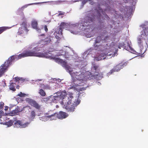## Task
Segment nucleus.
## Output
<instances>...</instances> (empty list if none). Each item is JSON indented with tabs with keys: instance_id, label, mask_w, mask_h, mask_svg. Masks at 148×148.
<instances>
[{
	"instance_id": "obj_1",
	"label": "nucleus",
	"mask_w": 148,
	"mask_h": 148,
	"mask_svg": "<svg viewBox=\"0 0 148 148\" xmlns=\"http://www.w3.org/2000/svg\"><path fill=\"white\" fill-rule=\"evenodd\" d=\"M28 56H36L40 58H45L50 59L54 60L55 61L60 64L64 67L66 71L71 75L73 82L72 86L68 88L75 89L78 91H81L85 90L86 88V72L84 73L81 71L79 68L76 69V70H73L70 66H68L66 63L62 59L56 58L49 52L42 53L35 52V51H31L29 50H26L22 53L18 55L12 56L9 58L8 60L5 62L1 67H4L6 66L5 70V72L9 65L11 62L17 60L22 58Z\"/></svg>"
},
{
	"instance_id": "obj_2",
	"label": "nucleus",
	"mask_w": 148,
	"mask_h": 148,
	"mask_svg": "<svg viewBox=\"0 0 148 148\" xmlns=\"http://www.w3.org/2000/svg\"><path fill=\"white\" fill-rule=\"evenodd\" d=\"M66 91L57 92L54 96H51L52 101L55 103L59 102L63 107L68 111L73 112L75 108L79 104L80 100L78 96H76L71 92L66 94Z\"/></svg>"
},
{
	"instance_id": "obj_3",
	"label": "nucleus",
	"mask_w": 148,
	"mask_h": 148,
	"mask_svg": "<svg viewBox=\"0 0 148 148\" xmlns=\"http://www.w3.org/2000/svg\"><path fill=\"white\" fill-rule=\"evenodd\" d=\"M106 17L105 12H103V10L100 7H98L97 9H95V12L93 16H91V17L87 16L86 17L84 21H82L80 24V28L82 30H86L84 33L85 36L87 38H90L92 36V31L95 29V25H94L89 24L93 22L94 18H100L101 16Z\"/></svg>"
},
{
	"instance_id": "obj_4",
	"label": "nucleus",
	"mask_w": 148,
	"mask_h": 148,
	"mask_svg": "<svg viewBox=\"0 0 148 148\" xmlns=\"http://www.w3.org/2000/svg\"><path fill=\"white\" fill-rule=\"evenodd\" d=\"M79 25L78 23H76L73 24H69L64 22L62 23L60 27L58 29H56L54 32V34L56 38L58 40H60L62 36V29H65L69 31L71 33L74 34H79L77 31L75 30L77 26Z\"/></svg>"
},
{
	"instance_id": "obj_5",
	"label": "nucleus",
	"mask_w": 148,
	"mask_h": 148,
	"mask_svg": "<svg viewBox=\"0 0 148 148\" xmlns=\"http://www.w3.org/2000/svg\"><path fill=\"white\" fill-rule=\"evenodd\" d=\"M100 37H98L96 40L95 44V47L98 46L99 49H100V53L99 56L97 57H96L95 58V60L97 61L103 59H104L107 57V58H109V56L111 58L112 57H114L117 55L116 51L115 52L114 54L110 53L109 51L111 52V50H114V48L113 47H107L106 48L103 47V45H98L96 44L99 42L101 41H103V40H101L100 41H98V39H99Z\"/></svg>"
},
{
	"instance_id": "obj_6",
	"label": "nucleus",
	"mask_w": 148,
	"mask_h": 148,
	"mask_svg": "<svg viewBox=\"0 0 148 148\" xmlns=\"http://www.w3.org/2000/svg\"><path fill=\"white\" fill-rule=\"evenodd\" d=\"M27 25L25 23H23L21 25V27L19 28L17 32L18 34L22 35L23 36L26 34L28 31L27 29Z\"/></svg>"
},
{
	"instance_id": "obj_7",
	"label": "nucleus",
	"mask_w": 148,
	"mask_h": 148,
	"mask_svg": "<svg viewBox=\"0 0 148 148\" xmlns=\"http://www.w3.org/2000/svg\"><path fill=\"white\" fill-rule=\"evenodd\" d=\"M29 123V122L25 121L23 120H18L15 121L14 122V124L16 127L20 128L26 127L28 126Z\"/></svg>"
},
{
	"instance_id": "obj_8",
	"label": "nucleus",
	"mask_w": 148,
	"mask_h": 148,
	"mask_svg": "<svg viewBox=\"0 0 148 148\" xmlns=\"http://www.w3.org/2000/svg\"><path fill=\"white\" fill-rule=\"evenodd\" d=\"M127 64V62H125L124 63L119 64L117 65L114 68V69H112L110 71V72L108 74V75H110L112 74L114 72L118 71H119L121 69H122L124 66H126Z\"/></svg>"
},
{
	"instance_id": "obj_9",
	"label": "nucleus",
	"mask_w": 148,
	"mask_h": 148,
	"mask_svg": "<svg viewBox=\"0 0 148 148\" xmlns=\"http://www.w3.org/2000/svg\"><path fill=\"white\" fill-rule=\"evenodd\" d=\"M26 101L32 106L37 109H39L40 106L34 100L29 98H27L25 99Z\"/></svg>"
},
{
	"instance_id": "obj_10",
	"label": "nucleus",
	"mask_w": 148,
	"mask_h": 148,
	"mask_svg": "<svg viewBox=\"0 0 148 148\" xmlns=\"http://www.w3.org/2000/svg\"><path fill=\"white\" fill-rule=\"evenodd\" d=\"M36 81L37 82V84L39 85L40 87L41 88L46 90H50L51 88L49 85L43 84V81L42 79H38Z\"/></svg>"
},
{
	"instance_id": "obj_11",
	"label": "nucleus",
	"mask_w": 148,
	"mask_h": 148,
	"mask_svg": "<svg viewBox=\"0 0 148 148\" xmlns=\"http://www.w3.org/2000/svg\"><path fill=\"white\" fill-rule=\"evenodd\" d=\"M53 38L55 39L56 38L57 39L56 37H52L50 36H48V37L46 38L44 40H42L40 42H39V44H41L42 45L47 44L51 42V40L53 39Z\"/></svg>"
},
{
	"instance_id": "obj_12",
	"label": "nucleus",
	"mask_w": 148,
	"mask_h": 148,
	"mask_svg": "<svg viewBox=\"0 0 148 148\" xmlns=\"http://www.w3.org/2000/svg\"><path fill=\"white\" fill-rule=\"evenodd\" d=\"M32 27L36 29L38 32H40V29L38 27L37 21L34 19H33L32 21Z\"/></svg>"
},
{
	"instance_id": "obj_13",
	"label": "nucleus",
	"mask_w": 148,
	"mask_h": 148,
	"mask_svg": "<svg viewBox=\"0 0 148 148\" xmlns=\"http://www.w3.org/2000/svg\"><path fill=\"white\" fill-rule=\"evenodd\" d=\"M68 116V114L65 112L60 111L58 114L57 118L59 119H65Z\"/></svg>"
},
{
	"instance_id": "obj_14",
	"label": "nucleus",
	"mask_w": 148,
	"mask_h": 148,
	"mask_svg": "<svg viewBox=\"0 0 148 148\" xmlns=\"http://www.w3.org/2000/svg\"><path fill=\"white\" fill-rule=\"evenodd\" d=\"M130 42H129V41L128 42L127 47H126V46L125 47V49L131 53L138 55L137 53H138L135 51L130 45Z\"/></svg>"
},
{
	"instance_id": "obj_15",
	"label": "nucleus",
	"mask_w": 148,
	"mask_h": 148,
	"mask_svg": "<svg viewBox=\"0 0 148 148\" xmlns=\"http://www.w3.org/2000/svg\"><path fill=\"white\" fill-rule=\"evenodd\" d=\"M139 47L140 48L139 51V56H140L141 57H144V54L146 51V49L141 43H139Z\"/></svg>"
},
{
	"instance_id": "obj_16",
	"label": "nucleus",
	"mask_w": 148,
	"mask_h": 148,
	"mask_svg": "<svg viewBox=\"0 0 148 148\" xmlns=\"http://www.w3.org/2000/svg\"><path fill=\"white\" fill-rule=\"evenodd\" d=\"M35 44H32L29 45L28 47V50H30L32 49V51H35L36 52V51H39V49H38V47H35Z\"/></svg>"
},
{
	"instance_id": "obj_17",
	"label": "nucleus",
	"mask_w": 148,
	"mask_h": 148,
	"mask_svg": "<svg viewBox=\"0 0 148 148\" xmlns=\"http://www.w3.org/2000/svg\"><path fill=\"white\" fill-rule=\"evenodd\" d=\"M14 81L17 82L19 84L22 85L25 81V79L22 78H20L18 77H15L14 78Z\"/></svg>"
},
{
	"instance_id": "obj_18",
	"label": "nucleus",
	"mask_w": 148,
	"mask_h": 148,
	"mask_svg": "<svg viewBox=\"0 0 148 148\" xmlns=\"http://www.w3.org/2000/svg\"><path fill=\"white\" fill-rule=\"evenodd\" d=\"M58 114L55 113L53 114L48 115L49 120L52 121L56 120L57 118Z\"/></svg>"
},
{
	"instance_id": "obj_19",
	"label": "nucleus",
	"mask_w": 148,
	"mask_h": 148,
	"mask_svg": "<svg viewBox=\"0 0 148 148\" xmlns=\"http://www.w3.org/2000/svg\"><path fill=\"white\" fill-rule=\"evenodd\" d=\"M22 109L20 108V107H17V108L15 109V110H13L12 111V113L13 115H15L17 114L18 112L22 111Z\"/></svg>"
},
{
	"instance_id": "obj_20",
	"label": "nucleus",
	"mask_w": 148,
	"mask_h": 148,
	"mask_svg": "<svg viewBox=\"0 0 148 148\" xmlns=\"http://www.w3.org/2000/svg\"><path fill=\"white\" fill-rule=\"evenodd\" d=\"M13 122L12 121H10L8 122H0V124H3L7 126V127H10L12 125Z\"/></svg>"
},
{
	"instance_id": "obj_21",
	"label": "nucleus",
	"mask_w": 148,
	"mask_h": 148,
	"mask_svg": "<svg viewBox=\"0 0 148 148\" xmlns=\"http://www.w3.org/2000/svg\"><path fill=\"white\" fill-rule=\"evenodd\" d=\"M42 88H41L39 89L38 93L42 96L44 97L46 95V94L45 92Z\"/></svg>"
},
{
	"instance_id": "obj_22",
	"label": "nucleus",
	"mask_w": 148,
	"mask_h": 148,
	"mask_svg": "<svg viewBox=\"0 0 148 148\" xmlns=\"http://www.w3.org/2000/svg\"><path fill=\"white\" fill-rule=\"evenodd\" d=\"M58 54L57 55V56H60V55H63L64 54L65 56H64L65 58H68L67 57L66 55L68 54V53H66V52H62L61 50L59 52H58Z\"/></svg>"
},
{
	"instance_id": "obj_23",
	"label": "nucleus",
	"mask_w": 148,
	"mask_h": 148,
	"mask_svg": "<svg viewBox=\"0 0 148 148\" xmlns=\"http://www.w3.org/2000/svg\"><path fill=\"white\" fill-rule=\"evenodd\" d=\"M6 66L4 67H0V77H1L5 72V70L6 68Z\"/></svg>"
},
{
	"instance_id": "obj_24",
	"label": "nucleus",
	"mask_w": 148,
	"mask_h": 148,
	"mask_svg": "<svg viewBox=\"0 0 148 148\" xmlns=\"http://www.w3.org/2000/svg\"><path fill=\"white\" fill-rule=\"evenodd\" d=\"M39 118L40 120L42 121H45L49 120L48 115H45L42 117H40Z\"/></svg>"
},
{
	"instance_id": "obj_25",
	"label": "nucleus",
	"mask_w": 148,
	"mask_h": 148,
	"mask_svg": "<svg viewBox=\"0 0 148 148\" xmlns=\"http://www.w3.org/2000/svg\"><path fill=\"white\" fill-rule=\"evenodd\" d=\"M12 27H0V34L7 29L10 28Z\"/></svg>"
},
{
	"instance_id": "obj_26",
	"label": "nucleus",
	"mask_w": 148,
	"mask_h": 148,
	"mask_svg": "<svg viewBox=\"0 0 148 148\" xmlns=\"http://www.w3.org/2000/svg\"><path fill=\"white\" fill-rule=\"evenodd\" d=\"M40 3H30V4H26V5H23V6L21 8V9L23 10L25 8H26L27 7H28L29 5H32L33 4H39Z\"/></svg>"
},
{
	"instance_id": "obj_27",
	"label": "nucleus",
	"mask_w": 148,
	"mask_h": 148,
	"mask_svg": "<svg viewBox=\"0 0 148 148\" xmlns=\"http://www.w3.org/2000/svg\"><path fill=\"white\" fill-rule=\"evenodd\" d=\"M15 84L13 83H11L9 86V88L10 90L14 91L15 90Z\"/></svg>"
},
{
	"instance_id": "obj_28",
	"label": "nucleus",
	"mask_w": 148,
	"mask_h": 148,
	"mask_svg": "<svg viewBox=\"0 0 148 148\" xmlns=\"http://www.w3.org/2000/svg\"><path fill=\"white\" fill-rule=\"evenodd\" d=\"M35 116V112L34 111H32L31 112L30 118L31 120L33 119Z\"/></svg>"
},
{
	"instance_id": "obj_29",
	"label": "nucleus",
	"mask_w": 148,
	"mask_h": 148,
	"mask_svg": "<svg viewBox=\"0 0 148 148\" xmlns=\"http://www.w3.org/2000/svg\"><path fill=\"white\" fill-rule=\"evenodd\" d=\"M28 95V94H26L24 93H23L21 92L20 93H18L17 95V96H18L20 97H25L26 96H27Z\"/></svg>"
},
{
	"instance_id": "obj_30",
	"label": "nucleus",
	"mask_w": 148,
	"mask_h": 148,
	"mask_svg": "<svg viewBox=\"0 0 148 148\" xmlns=\"http://www.w3.org/2000/svg\"><path fill=\"white\" fill-rule=\"evenodd\" d=\"M0 86H1L3 87V88H4L5 86H6V84L5 81L4 80L2 81V83L1 84H0Z\"/></svg>"
},
{
	"instance_id": "obj_31",
	"label": "nucleus",
	"mask_w": 148,
	"mask_h": 148,
	"mask_svg": "<svg viewBox=\"0 0 148 148\" xmlns=\"http://www.w3.org/2000/svg\"><path fill=\"white\" fill-rule=\"evenodd\" d=\"M62 1H51V2H53L54 4H59V3L60 2H62Z\"/></svg>"
},
{
	"instance_id": "obj_32",
	"label": "nucleus",
	"mask_w": 148,
	"mask_h": 148,
	"mask_svg": "<svg viewBox=\"0 0 148 148\" xmlns=\"http://www.w3.org/2000/svg\"><path fill=\"white\" fill-rule=\"evenodd\" d=\"M3 113L1 110H0V118H1L3 117V118H4L5 117V116H3Z\"/></svg>"
},
{
	"instance_id": "obj_33",
	"label": "nucleus",
	"mask_w": 148,
	"mask_h": 148,
	"mask_svg": "<svg viewBox=\"0 0 148 148\" xmlns=\"http://www.w3.org/2000/svg\"><path fill=\"white\" fill-rule=\"evenodd\" d=\"M97 68H98L97 66L95 64H93L92 65V69L93 68L95 70H96Z\"/></svg>"
},
{
	"instance_id": "obj_34",
	"label": "nucleus",
	"mask_w": 148,
	"mask_h": 148,
	"mask_svg": "<svg viewBox=\"0 0 148 148\" xmlns=\"http://www.w3.org/2000/svg\"><path fill=\"white\" fill-rule=\"evenodd\" d=\"M90 0H83L82 1V5L83 6L88 1H90Z\"/></svg>"
},
{
	"instance_id": "obj_35",
	"label": "nucleus",
	"mask_w": 148,
	"mask_h": 148,
	"mask_svg": "<svg viewBox=\"0 0 148 148\" xmlns=\"http://www.w3.org/2000/svg\"><path fill=\"white\" fill-rule=\"evenodd\" d=\"M54 81H56V82H58V83H60V82H61V81H62L61 79H56V78H54Z\"/></svg>"
},
{
	"instance_id": "obj_36",
	"label": "nucleus",
	"mask_w": 148,
	"mask_h": 148,
	"mask_svg": "<svg viewBox=\"0 0 148 148\" xmlns=\"http://www.w3.org/2000/svg\"><path fill=\"white\" fill-rule=\"evenodd\" d=\"M3 103L2 102H0V109H1L3 106Z\"/></svg>"
},
{
	"instance_id": "obj_37",
	"label": "nucleus",
	"mask_w": 148,
	"mask_h": 148,
	"mask_svg": "<svg viewBox=\"0 0 148 148\" xmlns=\"http://www.w3.org/2000/svg\"><path fill=\"white\" fill-rule=\"evenodd\" d=\"M44 30L46 32H47L48 31V29L46 25H45L44 26Z\"/></svg>"
},
{
	"instance_id": "obj_38",
	"label": "nucleus",
	"mask_w": 148,
	"mask_h": 148,
	"mask_svg": "<svg viewBox=\"0 0 148 148\" xmlns=\"http://www.w3.org/2000/svg\"><path fill=\"white\" fill-rule=\"evenodd\" d=\"M65 13L63 12H61L59 14L58 16L60 15H64L65 14Z\"/></svg>"
},
{
	"instance_id": "obj_39",
	"label": "nucleus",
	"mask_w": 148,
	"mask_h": 148,
	"mask_svg": "<svg viewBox=\"0 0 148 148\" xmlns=\"http://www.w3.org/2000/svg\"><path fill=\"white\" fill-rule=\"evenodd\" d=\"M15 106V105H12L11 104H10V108H11L12 107H13L14 106Z\"/></svg>"
},
{
	"instance_id": "obj_40",
	"label": "nucleus",
	"mask_w": 148,
	"mask_h": 148,
	"mask_svg": "<svg viewBox=\"0 0 148 148\" xmlns=\"http://www.w3.org/2000/svg\"><path fill=\"white\" fill-rule=\"evenodd\" d=\"M8 107H5V110H8Z\"/></svg>"
},
{
	"instance_id": "obj_41",
	"label": "nucleus",
	"mask_w": 148,
	"mask_h": 148,
	"mask_svg": "<svg viewBox=\"0 0 148 148\" xmlns=\"http://www.w3.org/2000/svg\"><path fill=\"white\" fill-rule=\"evenodd\" d=\"M44 35V34H38V35L39 36H43Z\"/></svg>"
},
{
	"instance_id": "obj_42",
	"label": "nucleus",
	"mask_w": 148,
	"mask_h": 148,
	"mask_svg": "<svg viewBox=\"0 0 148 148\" xmlns=\"http://www.w3.org/2000/svg\"><path fill=\"white\" fill-rule=\"evenodd\" d=\"M56 107L57 108H58V105H56Z\"/></svg>"
},
{
	"instance_id": "obj_43",
	"label": "nucleus",
	"mask_w": 148,
	"mask_h": 148,
	"mask_svg": "<svg viewBox=\"0 0 148 148\" xmlns=\"http://www.w3.org/2000/svg\"><path fill=\"white\" fill-rule=\"evenodd\" d=\"M85 64H84L83 66V67L85 65H86V63H85Z\"/></svg>"
},
{
	"instance_id": "obj_44",
	"label": "nucleus",
	"mask_w": 148,
	"mask_h": 148,
	"mask_svg": "<svg viewBox=\"0 0 148 148\" xmlns=\"http://www.w3.org/2000/svg\"><path fill=\"white\" fill-rule=\"evenodd\" d=\"M98 85H99V84H101L99 83V82H98Z\"/></svg>"
},
{
	"instance_id": "obj_45",
	"label": "nucleus",
	"mask_w": 148,
	"mask_h": 148,
	"mask_svg": "<svg viewBox=\"0 0 148 148\" xmlns=\"http://www.w3.org/2000/svg\"><path fill=\"white\" fill-rule=\"evenodd\" d=\"M46 114H49V113H46Z\"/></svg>"
},
{
	"instance_id": "obj_46",
	"label": "nucleus",
	"mask_w": 148,
	"mask_h": 148,
	"mask_svg": "<svg viewBox=\"0 0 148 148\" xmlns=\"http://www.w3.org/2000/svg\"><path fill=\"white\" fill-rule=\"evenodd\" d=\"M76 60L77 61V62H78V61H79V60Z\"/></svg>"
},
{
	"instance_id": "obj_47",
	"label": "nucleus",
	"mask_w": 148,
	"mask_h": 148,
	"mask_svg": "<svg viewBox=\"0 0 148 148\" xmlns=\"http://www.w3.org/2000/svg\"><path fill=\"white\" fill-rule=\"evenodd\" d=\"M105 12H107V10H106Z\"/></svg>"
},
{
	"instance_id": "obj_48",
	"label": "nucleus",
	"mask_w": 148,
	"mask_h": 148,
	"mask_svg": "<svg viewBox=\"0 0 148 148\" xmlns=\"http://www.w3.org/2000/svg\"><path fill=\"white\" fill-rule=\"evenodd\" d=\"M74 1V2H76V1Z\"/></svg>"
},
{
	"instance_id": "obj_49",
	"label": "nucleus",
	"mask_w": 148,
	"mask_h": 148,
	"mask_svg": "<svg viewBox=\"0 0 148 148\" xmlns=\"http://www.w3.org/2000/svg\"><path fill=\"white\" fill-rule=\"evenodd\" d=\"M101 77H99V79H101Z\"/></svg>"
},
{
	"instance_id": "obj_50",
	"label": "nucleus",
	"mask_w": 148,
	"mask_h": 148,
	"mask_svg": "<svg viewBox=\"0 0 148 148\" xmlns=\"http://www.w3.org/2000/svg\"><path fill=\"white\" fill-rule=\"evenodd\" d=\"M29 107L28 106H27L25 107V108Z\"/></svg>"
},
{
	"instance_id": "obj_51",
	"label": "nucleus",
	"mask_w": 148,
	"mask_h": 148,
	"mask_svg": "<svg viewBox=\"0 0 148 148\" xmlns=\"http://www.w3.org/2000/svg\"><path fill=\"white\" fill-rule=\"evenodd\" d=\"M0 120H1V121H2V120H1V119H0Z\"/></svg>"
},
{
	"instance_id": "obj_52",
	"label": "nucleus",
	"mask_w": 148,
	"mask_h": 148,
	"mask_svg": "<svg viewBox=\"0 0 148 148\" xmlns=\"http://www.w3.org/2000/svg\"><path fill=\"white\" fill-rule=\"evenodd\" d=\"M136 57V56L134 57V58Z\"/></svg>"
},
{
	"instance_id": "obj_53",
	"label": "nucleus",
	"mask_w": 148,
	"mask_h": 148,
	"mask_svg": "<svg viewBox=\"0 0 148 148\" xmlns=\"http://www.w3.org/2000/svg\"><path fill=\"white\" fill-rule=\"evenodd\" d=\"M98 75H99V74H98V75H97V76H98Z\"/></svg>"
},
{
	"instance_id": "obj_54",
	"label": "nucleus",
	"mask_w": 148,
	"mask_h": 148,
	"mask_svg": "<svg viewBox=\"0 0 148 148\" xmlns=\"http://www.w3.org/2000/svg\"><path fill=\"white\" fill-rule=\"evenodd\" d=\"M47 2H45L44 3H47Z\"/></svg>"
}]
</instances>
